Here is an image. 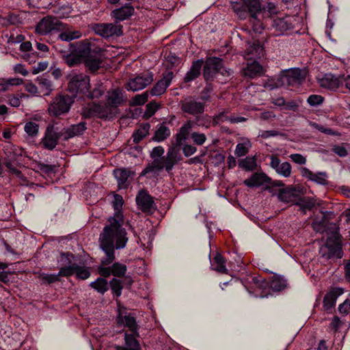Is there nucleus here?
I'll list each match as a JSON object with an SVG mask.
<instances>
[{
    "mask_svg": "<svg viewBox=\"0 0 350 350\" xmlns=\"http://www.w3.org/2000/svg\"><path fill=\"white\" fill-rule=\"evenodd\" d=\"M123 204V198L115 194L112 202L114 215L109 219V224L104 227L99 239L100 247L105 254L101 259L103 266L111 264L115 260V249L124 248L129 240L126 231L122 227L124 216L121 210Z\"/></svg>",
    "mask_w": 350,
    "mask_h": 350,
    "instance_id": "f257e3e1",
    "label": "nucleus"
},
{
    "mask_svg": "<svg viewBox=\"0 0 350 350\" xmlns=\"http://www.w3.org/2000/svg\"><path fill=\"white\" fill-rule=\"evenodd\" d=\"M323 217L319 221L312 223L314 230L325 234L326 240L319 248V254L325 260L341 258L343 255L342 250L341 236L338 227L335 223H329L328 217L333 213L329 211L322 212Z\"/></svg>",
    "mask_w": 350,
    "mask_h": 350,
    "instance_id": "f03ea898",
    "label": "nucleus"
},
{
    "mask_svg": "<svg viewBox=\"0 0 350 350\" xmlns=\"http://www.w3.org/2000/svg\"><path fill=\"white\" fill-rule=\"evenodd\" d=\"M86 123L81 122L69 127H62L55 122L49 123L41 139L42 147L48 150H53L59 139L67 141L70 138L82 135L86 130Z\"/></svg>",
    "mask_w": 350,
    "mask_h": 350,
    "instance_id": "7ed1b4c3",
    "label": "nucleus"
},
{
    "mask_svg": "<svg viewBox=\"0 0 350 350\" xmlns=\"http://www.w3.org/2000/svg\"><path fill=\"white\" fill-rule=\"evenodd\" d=\"M232 9L239 19L245 20L249 18L253 24L254 31L261 33L264 29L261 18L267 13L260 0H239L232 2Z\"/></svg>",
    "mask_w": 350,
    "mask_h": 350,
    "instance_id": "20e7f679",
    "label": "nucleus"
},
{
    "mask_svg": "<svg viewBox=\"0 0 350 350\" xmlns=\"http://www.w3.org/2000/svg\"><path fill=\"white\" fill-rule=\"evenodd\" d=\"M252 282L256 288L262 290L261 297H267L269 294V291L280 292L286 287V280L279 275H273L269 281L262 279L261 277H252Z\"/></svg>",
    "mask_w": 350,
    "mask_h": 350,
    "instance_id": "39448f33",
    "label": "nucleus"
},
{
    "mask_svg": "<svg viewBox=\"0 0 350 350\" xmlns=\"http://www.w3.org/2000/svg\"><path fill=\"white\" fill-rule=\"evenodd\" d=\"M68 90L72 97L79 96L83 98L87 90L90 88V77L82 73H72L68 76Z\"/></svg>",
    "mask_w": 350,
    "mask_h": 350,
    "instance_id": "423d86ee",
    "label": "nucleus"
},
{
    "mask_svg": "<svg viewBox=\"0 0 350 350\" xmlns=\"http://www.w3.org/2000/svg\"><path fill=\"white\" fill-rule=\"evenodd\" d=\"M74 99L68 95H58L55 96L51 103L49 105L48 111L50 116H59L67 113Z\"/></svg>",
    "mask_w": 350,
    "mask_h": 350,
    "instance_id": "0eeeda50",
    "label": "nucleus"
},
{
    "mask_svg": "<svg viewBox=\"0 0 350 350\" xmlns=\"http://www.w3.org/2000/svg\"><path fill=\"white\" fill-rule=\"evenodd\" d=\"M113 111L110 110V107L106 103L100 104L92 103L86 107H83L81 115L85 118H90L96 116L101 119H107L113 116Z\"/></svg>",
    "mask_w": 350,
    "mask_h": 350,
    "instance_id": "6e6552de",
    "label": "nucleus"
},
{
    "mask_svg": "<svg viewBox=\"0 0 350 350\" xmlns=\"http://www.w3.org/2000/svg\"><path fill=\"white\" fill-rule=\"evenodd\" d=\"M116 323L118 327H127L130 332H134L137 334V332H139V325L135 317L128 312L124 307H118Z\"/></svg>",
    "mask_w": 350,
    "mask_h": 350,
    "instance_id": "1a4fd4ad",
    "label": "nucleus"
},
{
    "mask_svg": "<svg viewBox=\"0 0 350 350\" xmlns=\"http://www.w3.org/2000/svg\"><path fill=\"white\" fill-rule=\"evenodd\" d=\"M96 34L105 38L112 36H120L123 34L122 25L118 23H96L92 27Z\"/></svg>",
    "mask_w": 350,
    "mask_h": 350,
    "instance_id": "9d476101",
    "label": "nucleus"
},
{
    "mask_svg": "<svg viewBox=\"0 0 350 350\" xmlns=\"http://www.w3.org/2000/svg\"><path fill=\"white\" fill-rule=\"evenodd\" d=\"M223 60L217 57H208L204 63L203 76L206 81H212L215 75L221 72Z\"/></svg>",
    "mask_w": 350,
    "mask_h": 350,
    "instance_id": "9b49d317",
    "label": "nucleus"
},
{
    "mask_svg": "<svg viewBox=\"0 0 350 350\" xmlns=\"http://www.w3.org/2000/svg\"><path fill=\"white\" fill-rule=\"evenodd\" d=\"M63 27V23L55 16H47L44 17L36 25V33L46 35L53 30H59Z\"/></svg>",
    "mask_w": 350,
    "mask_h": 350,
    "instance_id": "f8f14e48",
    "label": "nucleus"
},
{
    "mask_svg": "<svg viewBox=\"0 0 350 350\" xmlns=\"http://www.w3.org/2000/svg\"><path fill=\"white\" fill-rule=\"evenodd\" d=\"M153 81V75L151 72H147L142 75H137L131 79L126 85V89L133 92H137L145 88Z\"/></svg>",
    "mask_w": 350,
    "mask_h": 350,
    "instance_id": "ddd939ff",
    "label": "nucleus"
},
{
    "mask_svg": "<svg viewBox=\"0 0 350 350\" xmlns=\"http://www.w3.org/2000/svg\"><path fill=\"white\" fill-rule=\"evenodd\" d=\"M180 109L184 113L198 116L203 113L204 104L191 98H187L180 102Z\"/></svg>",
    "mask_w": 350,
    "mask_h": 350,
    "instance_id": "4468645a",
    "label": "nucleus"
},
{
    "mask_svg": "<svg viewBox=\"0 0 350 350\" xmlns=\"http://www.w3.org/2000/svg\"><path fill=\"white\" fill-rule=\"evenodd\" d=\"M300 192L299 187L288 186L279 190L278 197L282 202L295 204Z\"/></svg>",
    "mask_w": 350,
    "mask_h": 350,
    "instance_id": "2eb2a0df",
    "label": "nucleus"
},
{
    "mask_svg": "<svg viewBox=\"0 0 350 350\" xmlns=\"http://www.w3.org/2000/svg\"><path fill=\"white\" fill-rule=\"evenodd\" d=\"M174 78V73L172 71H167L163 74L162 78L159 80L150 90V94L152 96H160L163 94L167 87L170 85Z\"/></svg>",
    "mask_w": 350,
    "mask_h": 350,
    "instance_id": "dca6fc26",
    "label": "nucleus"
},
{
    "mask_svg": "<svg viewBox=\"0 0 350 350\" xmlns=\"http://www.w3.org/2000/svg\"><path fill=\"white\" fill-rule=\"evenodd\" d=\"M126 270V266L118 262L113 263L111 267H98V272L103 277H109L111 275L122 277L125 275Z\"/></svg>",
    "mask_w": 350,
    "mask_h": 350,
    "instance_id": "f3484780",
    "label": "nucleus"
},
{
    "mask_svg": "<svg viewBox=\"0 0 350 350\" xmlns=\"http://www.w3.org/2000/svg\"><path fill=\"white\" fill-rule=\"evenodd\" d=\"M135 12V9L130 3H125L119 8L115 9L111 12V17L114 19L116 23L129 19Z\"/></svg>",
    "mask_w": 350,
    "mask_h": 350,
    "instance_id": "a211bd4d",
    "label": "nucleus"
},
{
    "mask_svg": "<svg viewBox=\"0 0 350 350\" xmlns=\"http://www.w3.org/2000/svg\"><path fill=\"white\" fill-rule=\"evenodd\" d=\"M181 159L179 150L176 148L171 147L168 149L166 156L162 157L161 160L165 170L169 173Z\"/></svg>",
    "mask_w": 350,
    "mask_h": 350,
    "instance_id": "6ab92c4d",
    "label": "nucleus"
},
{
    "mask_svg": "<svg viewBox=\"0 0 350 350\" xmlns=\"http://www.w3.org/2000/svg\"><path fill=\"white\" fill-rule=\"evenodd\" d=\"M288 79V87L302 84L306 78L307 72L298 68L285 70Z\"/></svg>",
    "mask_w": 350,
    "mask_h": 350,
    "instance_id": "aec40b11",
    "label": "nucleus"
},
{
    "mask_svg": "<svg viewBox=\"0 0 350 350\" xmlns=\"http://www.w3.org/2000/svg\"><path fill=\"white\" fill-rule=\"evenodd\" d=\"M137 204L144 212H150L154 204L152 197L145 190H140L136 196Z\"/></svg>",
    "mask_w": 350,
    "mask_h": 350,
    "instance_id": "412c9836",
    "label": "nucleus"
},
{
    "mask_svg": "<svg viewBox=\"0 0 350 350\" xmlns=\"http://www.w3.org/2000/svg\"><path fill=\"white\" fill-rule=\"evenodd\" d=\"M72 52H75L81 59H85L94 52L92 51L91 44L88 41H81L75 44H69Z\"/></svg>",
    "mask_w": 350,
    "mask_h": 350,
    "instance_id": "4be33fe9",
    "label": "nucleus"
},
{
    "mask_svg": "<svg viewBox=\"0 0 350 350\" xmlns=\"http://www.w3.org/2000/svg\"><path fill=\"white\" fill-rule=\"evenodd\" d=\"M138 338H139V332H137V334L134 332H125L124 341L126 347H117L116 350H141Z\"/></svg>",
    "mask_w": 350,
    "mask_h": 350,
    "instance_id": "5701e85b",
    "label": "nucleus"
},
{
    "mask_svg": "<svg viewBox=\"0 0 350 350\" xmlns=\"http://www.w3.org/2000/svg\"><path fill=\"white\" fill-rule=\"evenodd\" d=\"M271 179L265 173H254L250 178L244 180L243 183L249 187H257L265 183H271Z\"/></svg>",
    "mask_w": 350,
    "mask_h": 350,
    "instance_id": "b1692460",
    "label": "nucleus"
},
{
    "mask_svg": "<svg viewBox=\"0 0 350 350\" xmlns=\"http://www.w3.org/2000/svg\"><path fill=\"white\" fill-rule=\"evenodd\" d=\"M301 175L307 179L314 181L317 184L325 185H327V181L326 180L327 174L325 172H318L317 174L313 173L309 169L306 167H300L299 169Z\"/></svg>",
    "mask_w": 350,
    "mask_h": 350,
    "instance_id": "393cba45",
    "label": "nucleus"
},
{
    "mask_svg": "<svg viewBox=\"0 0 350 350\" xmlns=\"http://www.w3.org/2000/svg\"><path fill=\"white\" fill-rule=\"evenodd\" d=\"M113 174L117 180L118 187L126 189L130 183L129 178L134 173L128 169H116L113 170Z\"/></svg>",
    "mask_w": 350,
    "mask_h": 350,
    "instance_id": "a878e982",
    "label": "nucleus"
},
{
    "mask_svg": "<svg viewBox=\"0 0 350 350\" xmlns=\"http://www.w3.org/2000/svg\"><path fill=\"white\" fill-rule=\"evenodd\" d=\"M62 257L64 258L66 260L68 265L61 267L58 272L59 277H68L72 275L75 273L76 263H72V259L74 258V255L70 253H62Z\"/></svg>",
    "mask_w": 350,
    "mask_h": 350,
    "instance_id": "bb28decb",
    "label": "nucleus"
},
{
    "mask_svg": "<svg viewBox=\"0 0 350 350\" xmlns=\"http://www.w3.org/2000/svg\"><path fill=\"white\" fill-rule=\"evenodd\" d=\"M243 72L245 77L250 79L260 77L263 75V67L256 61L247 62L246 66L243 68Z\"/></svg>",
    "mask_w": 350,
    "mask_h": 350,
    "instance_id": "cd10ccee",
    "label": "nucleus"
},
{
    "mask_svg": "<svg viewBox=\"0 0 350 350\" xmlns=\"http://www.w3.org/2000/svg\"><path fill=\"white\" fill-rule=\"evenodd\" d=\"M291 20L292 18L289 16L283 18H276L273 20L272 26L279 33L282 34L285 31L293 28Z\"/></svg>",
    "mask_w": 350,
    "mask_h": 350,
    "instance_id": "c85d7f7f",
    "label": "nucleus"
},
{
    "mask_svg": "<svg viewBox=\"0 0 350 350\" xmlns=\"http://www.w3.org/2000/svg\"><path fill=\"white\" fill-rule=\"evenodd\" d=\"M124 102V100L123 99V95L120 90L116 89L113 90L111 92H108L106 104L107 106L110 107V110H111V111L121 105Z\"/></svg>",
    "mask_w": 350,
    "mask_h": 350,
    "instance_id": "c756f323",
    "label": "nucleus"
},
{
    "mask_svg": "<svg viewBox=\"0 0 350 350\" xmlns=\"http://www.w3.org/2000/svg\"><path fill=\"white\" fill-rule=\"evenodd\" d=\"M287 81L286 71L283 70L278 77L269 79L265 83V88L272 90L281 87H288Z\"/></svg>",
    "mask_w": 350,
    "mask_h": 350,
    "instance_id": "7c9ffc66",
    "label": "nucleus"
},
{
    "mask_svg": "<svg viewBox=\"0 0 350 350\" xmlns=\"http://www.w3.org/2000/svg\"><path fill=\"white\" fill-rule=\"evenodd\" d=\"M203 64L204 61L202 59L194 61L184 77V82H191L197 79L201 74Z\"/></svg>",
    "mask_w": 350,
    "mask_h": 350,
    "instance_id": "2f4dec72",
    "label": "nucleus"
},
{
    "mask_svg": "<svg viewBox=\"0 0 350 350\" xmlns=\"http://www.w3.org/2000/svg\"><path fill=\"white\" fill-rule=\"evenodd\" d=\"M340 288H334L326 293L323 298V307L326 310L332 309L336 303L337 297L342 294Z\"/></svg>",
    "mask_w": 350,
    "mask_h": 350,
    "instance_id": "473e14b6",
    "label": "nucleus"
},
{
    "mask_svg": "<svg viewBox=\"0 0 350 350\" xmlns=\"http://www.w3.org/2000/svg\"><path fill=\"white\" fill-rule=\"evenodd\" d=\"M150 129V124L148 122L140 124L138 128L133 132L132 137L135 144L139 143L148 134Z\"/></svg>",
    "mask_w": 350,
    "mask_h": 350,
    "instance_id": "72a5a7b5",
    "label": "nucleus"
},
{
    "mask_svg": "<svg viewBox=\"0 0 350 350\" xmlns=\"http://www.w3.org/2000/svg\"><path fill=\"white\" fill-rule=\"evenodd\" d=\"M3 165L7 168L8 172L16 176L20 180L21 183H25L27 181L26 177L19 170L15 167L14 159L13 158H5L3 159Z\"/></svg>",
    "mask_w": 350,
    "mask_h": 350,
    "instance_id": "f704fd0d",
    "label": "nucleus"
},
{
    "mask_svg": "<svg viewBox=\"0 0 350 350\" xmlns=\"http://www.w3.org/2000/svg\"><path fill=\"white\" fill-rule=\"evenodd\" d=\"M170 134V129L165 123L163 122L158 126L152 137V140L157 142H161L169 137Z\"/></svg>",
    "mask_w": 350,
    "mask_h": 350,
    "instance_id": "c9c22d12",
    "label": "nucleus"
},
{
    "mask_svg": "<svg viewBox=\"0 0 350 350\" xmlns=\"http://www.w3.org/2000/svg\"><path fill=\"white\" fill-rule=\"evenodd\" d=\"M320 85L329 90H335L339 87L340 81L332 74H325L319 81Z\"/></svg>",
    "mask_w": 350,
    "mask_h": 350,
    "instance_id": "e433bc0d",
    "label": "nucleus"
},
{
    "mask_svg": "<svg viewBox=\"0 0 350 350\" xmlns=\"http://www.w3.org/2000/svg\"><path fill=\"white\" fill-rule=\"evenodd\" d=\"M103 61L94 52L85 59V66L91 72H96L100 67Z\"/></svg>",
    "mask_w": 350,
    "mask_h": 350,
    "instance_id": "4c0bfd02",
    "label": "nucleus"
},
{
    "mask_svg": "<svg viewBox=\"0 0 350 350\" xmlns=\"http://www.w3.org/2000/svg\"><path fill=\"white\" fill-rule=\"evenodd\" d=\"M226 260L220 254H216L211 260V267L213 270L220 273H226L227 269L225 265Z\"/></svg>",
    "mask_w": 350,
    "mask_h": 350,
    "instance_id": "58836bf2",
    "label": "nucleus"
},
{
    "mask_svg": "<svg viewBox=\"0 0 350 350\" xmlns=\"http://www.w3.org/2000/svg\"><path fill=\"white\" fill-rule=\"evenodd\" d=\"M165 169L163 163L161 159H153L151 163H148L146 167L143 170L141 173L142 176H145L148 173L157 172Z\"/></svg>",
    "mask_w": 350,
    "mask_h": 350,
    "instance_id": "ea45409f",
    "label": "nucleus"
},
{
    "mask_svg": "<svg viewBox=\"0 0 350 350\" xmlns=\"http://www.w3.org/2000/svg\"><path fill=\"white\" fill-rule=\"evenodd\" d=\"M314 202L310 198L301 197L299 193L295 205L299 206L300 210L306 213L307 210H311L314 206Z\"/></svg>",
    "mask_w": 350,
    "mask_h": 350,
    "instance_id": "a19ab883",
    "label": "nucleus"
},
{
    "mask_svg": "<svg viewBox=\"0 0 350 350\" xmlns=\"http://www.w3.org/2000/svg\"><path fill=\"white\" fill-rule=\"evenodd\" d=\"M191 129L192 124L190 120L185 122L180 127L179 132L176 134V141L178 144H182L183 141H185L188 138Z\"/></svg>",
    "mask_w": 350,
    "mask_h": 350,
    "instance_id": "79ce46f5",
    "label": "nucleus"
},
{
    "mask_svg": "<svg viewBox=\"0 0 350 350\" xmlns=\"http://www.w3.org/2000/svg\"><path fill=\"white\" fill-rule=\"evenodd\" d=\"M90 286L100 294H104L109 288L107 280L103 277L98 278L95 281L91 282Z\"/></svg>",
    "mask_w": 350,
    "mask_h": 350,
    "instance_id": "37998d69",
    "label": "nucleus"
},
{
    "mask_svg": "<svg viewBox=\"0 0 350 350\" xmlns=\"http://www.w3.org/2000/svg\"><path fill=\"white\" fill-rule=\"evenodd\" d=\"M105 91V89L102 85H96L92 90H90V88L87 90V92H85L83 98L90 100L99 98L104 94Z\"/></svg>",
    "mask_w": 350,
    "mask_h": 350,
    "instance_id": "c03bdc74",
    "label": "nucleus"
},
{
    "mask_svg": "<svg viewBox=\"0 0 350 350\" xmlns=\"http://www.w3.org/2000/svg\"><path fill=\"white\" fill-rule=\"evenodd\" d=\"M36 81L44 96H49L53 90L51 81L43 75L38 77Z\"/></svg>",
    "mask_w": 350,
    "mask_h": 350,
    "instance_id": "a18cd8bd",
    "label": "nucleus"
},
{
    "mask_svg": "<svg viewBox=\"0 0 350 350\" xmlns=\"http://www.w3.org/2000/svg\"><path fill=\"white\" fill-rule=\"evenodd\" d=\"M239 167L245 171H253L256 168V161L254 157H247L239 161Z\"/></svg>",
    "mask_w": 350,
    "mask_h": 350,
    "instance_id": "49530a36",
    "label": "nucleus"
},
{
    "mask_svg": "<svg viewBox=\"0 0 350 350\" xmlns=\"http://www.w3.org/2000/svg\"><path fill=\"white\" fill-rule=\"evenodd\" d=\"M70 53L64 54L62 57L69 66H74L81 62V59L70 48Z\"/></svg>",
    "mask_w": 350,
    "mask_h": 350,
    "instance_id": "de8ad7c7",
    "label": "nucleus"
},
{
    "mask_svg": "<svg viewBox=\"0 0 350 350\" xmlns=\"http://www.w3.org/2000/svg\"><path fill=\"white\" fill-rule=\"evenodd\" d=\"M228 110L226 109L223 111L219 113L217 115H215L213 117L212 120V125L213 126H217L222 122H224L226 121L229 122V119H230V117L228 116Z\"/></svg>",
    "mask_w": 350,
    "mask_h": 350,
    "instance_id": "09e8293b",
    "label": "nucleus"
},
{
    "mask_svg": "<svg viewBox=\"0 0 350 350\" xmlns=\"http://www.w3.org/2000/svg\"><path fill=\"white\" fill-rule=\"evenodd\" d=\"M25 131L30 137H36L38 133L39 125L32 121L26 122L25 127Z\"/></svg>",
    "mask_w": 350,
    "mask_h": 350,
    "instance_id": "8fccbe9b",
    "label": "nucleus"
},
{
    "mask_svg": "<svg viewBox=\"0 0 350 350\" xmlns=\"http://www.w3.org/2000/svg\"><path fill=\"white\" fill-rule=\"evenodd\" d=\"M75 274L76 277L80 280H86L90 276V271L88 268L85 267H81L76 263Z\"/></svg>",
    "mask_w": 350,
    "mask_h": 350,
    "instance_id": "3c124183",
    "label": "nucleus"
},
{
    "mask_svg": "<svg viewBox=\"0 0 350 350\" xmlns=\"http://www.w3.org/2000/svg\"><path fill=\"white\" fill-rule=\"evenodd\" d=\"M280 136L283 137H286V135L284 133L277 130H270V131H261L258 134V137H261L262 139H267L269 137Z\"/></svg>",
    "mask_w": 350,
    "mask_h": 350,
    "instance_id": "603ef678",
    "label": "nucleus"
},
{
    "mask_svg": "<svg viewBox=\"0 0 350 350\" xmlns=\"http://www.w3.org/2000/svg\"><path fill=\"white\" fill-rule=\"evenodd\" d=\"M109 286L111 287L112 292L116 295V297L121 295L122 285L120 280L113 278L110 281Z\"/></svg>",
    "mask_w": 350,
    "mask_h": 350,
    "instance_id": "864d4df0",
    "label": "nucleus"
},
{
    "mask_svg": "<svg viewBox=\"0 0 350 350\" xmlns=\"http://www.w3.org/2000/svg\"><path fill=\"white\" fill-rule=\"evenodd\" d=\"M291 165L288 162H284L280 165L276 172L284 177H289L291 174Z\"/></svg>",
    "mask_w": 350,
    "mask_h": 350,
    "instance_id": "5fc2aeb1",
    "label": "nucleus"
},
{
    "mask_svg": "<svg viewBox=\"0 0 350 350\" xmlns=\"http://www.w3.org/2000/svg\"><path fill=\"white\" fill-rule=\"evenodd\" d=\"M148 92H144L141 94L135 95L132 100L131 105L133 106H138L144 105L148 100Z\"/></svg>",
    "mask_w": 350,
    "mask_h": 350,
    "instance_id": "6e6d98bb",
    "label": "nucleus"
},
{
    "mask_svg": "<svg viewBox=\"0 0 350 350\" xmlns=\"http://www.w3.org/2000/svg\"><path fill=\"white\" fill-rule=\"evenodd\" d=\"M40 279L46 283L48 284H53L54 282H58L59 280V276L57 274H47V273H40L39 276Z\"/></svg>",
    "mask_w": 350,
    "mask_h": 350,
    "instance_id": "4d7b16f0",
    "label": "nucleus"
},
{
    "mask_svg": "<svg viewBox=\"0 0 350 350\" xmlns=\"http://www.w3.org/2000/svg\"><path fill=\"white\" fill-rule=\"evenodd\" d=\"M190 137L193 143L198 146H202L206 140V135L198 132L191 133Z\"/></svg>",
    "mask_w": 350,
    "mask_h": 350,
    "instance_id": "13d9d810",
    "label": "nucleus"
},
{
    "mask_svg": "<svg viewBox=\"0 0 350 350\" xmlns=\"http://www.w3.org/2000/svg\"><path fill=\"white\" fill-rule=\"evenodd\" d=\"M323 101L324 98L322 96L317 94H312L307 99V103L311 107L319 106L323 103Z\"/></svg>",
    "mask_w": 350,
    "mask_h": 350,
    "instance_id": "bf43d9fd",
    "label": "nucleus"
},
{
    "mask_svg": "<svg viewBox=\"0 0 350 350\" xmlns=\"http://www.w3.org/2000/svg\"><path fill=\"white\" fill-rule=\"evenodd\" d=\"M310 125L312 127H313L314 129L318 130L319 131H320L323 133L330 135H337V133L336 131H334V130L329 129V128H325L323 125L319 124L316 122H310Z\"/></svg>",
    "mask_w": 350,
    "mask_h": 350,
    "instance_id": "052dcab7",
    "label": "nucleus"
},
{
    "mask_svg": "<svg viewBox=\"0 0 350 350\" xmlns=\"http://www.w3.org/2000/svg\"><path fill=\"white\" fill-rule=\"evenodd\" d=\"M249 151L248 147L244 143H239L235 148L234 154L237 157H241L245 155Z\"/></svg>",
    "mask_w": 350,
    "mask_h": 350,
    "instance_id": "680f3d73",
    "label": "nucleus"
},
{
    "mask_svg": "<svg viewBox=\"0 0 350 350\" xmlns=\"http://www.w3.org/2000/svg\"><path fill=\"white\" fill-rule=\"evenodd\" d=\"M164 152V148L161 146H156L150 152V157L154 160L161 159Z\"/></svg>",
    "mask_w": 350,
    "mask_h": 350,
    "instance_id": "e2e57ef3",
    "label": "nucleus"
},
{
    "mask_svg": "<svg viewBox=\"0 0 350 350\" xmlns=\"http://www.w3.org/2000/svg\"><path fill=\"white\" fill-rule=\"evenodd\" d=\"M292 161L299 165H304L306 163V159L301 154H292L289 157Z\"/></svg>",
    "mask_w": 350,
    "mask_h": 350,
    "instance_id": "0e129e2a",
    "label": "nucleus"
},
{
    "mask_svg": "<svg viewBox=\"0 0 350 350\" xmlns=\"http://www.w3.org/2000/svg\"><path fill=\"white\" fill-rule=\"evenodd\" d=\"M7 21L10 25H18L21 23V18L16 14H10L7 16Z\"/></svg>",
    "mask_w": 350,
    "mask_h": 350,
    "instance_id": "69168bd1",
    "label": "nucleus"
},
{
    "mask_svg": "<svg viewBox=\"0 0 350 350\" xmlns=\"http://www.w3.org/2000/svg\"><path fill=\"white\" fill-rule=\"evenodd\" d=\"M350 310V300L347 299L342 304L339 305L338 310L342 314H347Z\"/></svg>",
    "mask_w": 350,
    "mask_h": 350,
    "instance_id": "338daca9",
    "label": "nucleus"
},
{
    "mask_svg": "<svg viewBox=\"0 0 350 350\" xmlns=\"http://www.w3.org/2000/svg\"><path fill=\"white\" fill-rule=\"evenodd\" d=\"M332 150L335 154L341 157H346L348 154L346 148L342 146H334Z\"/></svg>",
    "mask_w": 350,
    "mask_h": 350,
    "instance_id": "774afa93",
    "label": "nucleus"
}]
</instances>
